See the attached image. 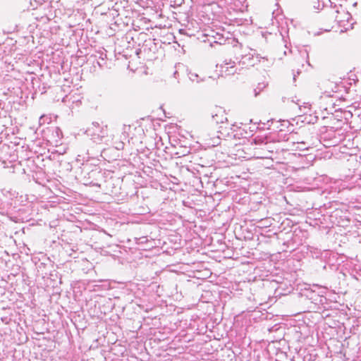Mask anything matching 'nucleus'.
Returning <instances> with one entry per match:
<instances>
[{"label":"nucleus","mask_w":361,"mask_h":361,"mask_svg":"<svg viewBox=\"0 0 361 361\" xmlns=\"http://www.w3.org/2000/svg\"><path fill=\"white\" fill-rule=\"evenodd\" d=\"M338 15L335 17L336 20L339 23L342 24L345 21H348L350 18V14L345 11L344 9H342L341 11H336Z\"/></svg>","instance_id":"nucleus-3"},{"label":"nucleus","mask_w":361,"mask_h":361,"mask_svg":"<svg viewBox=\"0 0 361 361\" xmlns=\"http://www.w3.org/2000/svg\"><path fill=\"white\" fill-rule=\"evenodd\" d=\"M202 138L207 147H214L220 144V136L216 135L215 133H204L202 135Z\"/></svg>","instance_id":"nucleus-2"},{"label":"nucleus","mask_w":361,"mask_h":361,"mask_svg":"<svg viewBox=\"0 0 361 361\" xmlns=\"http://www.w3.org/2000/svg\"><path fill=\"white\" fill-rule=\"evenodd\" d=\"M267 85L265 82L258 83L257 87L254 90L255 96L257 97L267 87Z\"/></svg>","instance_id":"nucleus-5"},{"label":"nucleus","mask_w":361,"mask_h":361,"mask_svg":"<svg viewBox=\"0 0 361 361\" xmlns=\"http://www.w3.org/2000/svg\"><path fill=\"white\" fill-rule=\"evenodd\" d=\"M216 117H218L217 114H216L215 116H213V118H214V120L216 123H219V122L224 123V120H226V121L227 120V118L226 117L222 118L221 120L217 119V118H216Z\"/></svg>","instance_id":"nucleus-7"},{"label":"nucleus","mask_w":361,"mask_h":361,"mask_svg":"<svg viewBox=\"0 0 361 361\" xmlns=\"http://www.w3.org/2000/svg\"><path fill=\"white\" fill-rule=\"evenodd\" d=\"M237 71L235 63L232 61H225L220 65V72L222 76L233 75Z\"/></svg>","instance_id":"nucleus-1"},{"label":"nucleus","mask_w":361,"mask_h":361,"mask_svg":"<svg viewBox=\"0 0 361 361\" xmlns=\"http://www.w3.org/2000/svg\"><path fill=\"white\" fill-rule=\"evenodd\" d=\"M189 78L191 81L195 82H200L202 81H206L207 78L206 77H202V75H200L198 73L190 72L189 73Z\"/></svg>","instance_id":"nucleus-4"},{"label":"nucleus","mask_w":361,"mask_h":361,"mask_svg":"<svg viewBox=\"0 0 361 361\" xmlns=\"http://www.w3.org/2000/svg\"><path fill=\"white\" fill-rule=\"evenodd\" d=\"M107 137V126H105L101 130V135H98V140L102 141L104 138H106Z\"/></svg>","instance_id":"nucleus-6"}]
</instances>
